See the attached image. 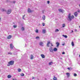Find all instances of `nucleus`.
Listing matches in <instances>:
<instances>
[{
  "label": "nucleus",
  "instance_id": "obj_1",
  "mask_svg": "<svg viewBox=\"0 0 80 80\" xmlns=\"http://www.w3.org/2000/svg\"><path fill=\"white\" fill-rule=\"evenodd\" d=\"M73 18H74V16L73 15L71 16V14L69 13L68 14V20L69 21H72V19H73Z\"/></svg>",
  "mask_w": 80,
  "mask_h": 80
},
{
  "label": "nucleus",
  "instance_id": "obj_2",
  "mask_svg": "<svg viewBox=\"0 0 80 80\" xmlns=\"http://www.w3.org/2000/svg\"><path fill=\"white\" fill-rule=\"evenodd\" d=\"M14 62L12 61H10L8 63V66H10V65H13Z\"/></svg>",
  "mask_w": 80,
  "mask_h": 80
},
{
  "label": "nucleus",
  "instance_id": "obj_3",
  "mask_svg": "<svg viewBox=\"0 0 80 80\" xmlns=\"http://www.w3.org/2000/svg\"><path fill=\"white\" fill-rule=\"evenodd\" d=\"M11 12H12V10H11V9H8V11L7 12V14H10Z\"/></svg>",
  "mask_w": 80,
  "mask_h": 80
},
{
  "label": "nucleus",
  "instance_id": "obj_4",
  "mask_svg": "<svg viewBox=\"0 0 80 80\" xmlns=\"http://www.w3.org/2000/svg\"><path fill=\"white\" fill-rule=\"evenodd\" d=\"M10 46L11 49V50L13 49V44L11 43L10 44Z\"/></svg>",
  "mask_w": 80,
  "mask_h": 80
},
{
  "label": "nucleus",
  "instance_id": "obj_5",
  "mask_svg": "<svg viewBox=\"0 0 80 80\" xmlns=\"http://www.w3.org/2000/svg\"><path fill=\"white\" fill-rule=\"evenodd\" d=\"M39 45L40 46H41L43 47V43L42 42H39Z\"/></svg>",
  "mask_w": 80,
  "mask_h": 80
},
{
  "label": "nucleus",
  "instance_id": "obj_6",
  "mask_svg": "<svg viewBox=\"0 0 80 80\" xmlns=\"http://www.w3.org/2000/svg\"><path fill=\"white\" fill-rule=\"evenodd\" d=\"M42 32L43 33H46V30L45 29H43L42 30Z\"/></svg>",
  "mask_w": 80,
  "mask_h": 80
},
{
  "label": "nucleus",
  "instance_id": "obj_7",
  "mask_svg": "<svg viewBox=\"0 0 80 80\" xmlns=\"http://www.w3.org/2000/svg\"><path fill=\"white\" fill-rule=\"evenodd\" d=\"M32 12V11L30 9V8L28 9V13H31V12Z\"/></svg>",
  "mask_w": 80,
  "mask_h": 80
},
{
  "label": "nucleus",
  "instance_id": "obj_8",
  "mask_svg": "<svg viewBox=\"0 0 80 80\" xmlns=\"http://www.w3.org/2000/svg\"><path fill=\"white\" fill-rule=\"evenodd\" d=\"M12 38V36L9 35L7 37L8 39H10Z\"/></svg>",
  "mask_w": 80,
  "mask_h": 80
},
{
  "label": "nucleus",
  "instance_id": "obj_9",
  "mask_svg": "<svg viewBox=\"0 0 80 80\" xmlns=\"http://www.w3.org/2000/svg\"><path fill=\"white\" fill-rule=\"evenodd\" d=\"M66 74L67 75L68 77H70V73H69L67 72L66 73Z\"/></svg>",
  "mask_w": 80,
  "mask_h": 80
},
{
  "label": "nucleus",
  "instance_id": "obj_10",
  "mask_svg": "<svg viewBox=\"0 0 80 80\" xmlns=\"http://www.w3.org/2000/svg\"><path fill=\"white\" fill-rule=\"evenodd\" d=\"M74 15L75 17H77V15H78V13H77V12H76L74 13Z\"/></svg>",
  "mask_w": 80,
  "mask_h": 80
},
{
  "label": "nucleus",
  "instance_id": "obj_11",
  "mask_svg": "<svg viewBox=\"0 0 80 80\" xmlns=\"http://www.w3.org/2000/svg\"><path fill=\"white\" fill-rule=\"evenodd\" d=\"M56 44H57V47H58V46H59V45L60 44V43H59V42H57L56 43Z\"/></svg>",
  "mask_w": 80,
  "mask_h": 80
},
{
  "label": "nucleus",
  "instance_id": "obj_12",
  "mask_svg": "<svg viewBox=\"0 0 80 80\" xmlns=\"http://www.w3.org/2000/svg\"><path fill=\"white\" fill-rule=\"evenodd\" d=\"M41 56L42 58H45V55L43 54H41Z\"/></svg>",
  "mask_w": 80,
  "mask_h": 80
},
{
  "label": "nucleus",
  "instance_id": "obj_13",
  "mask_svg": "<svg viewBox=\"0 0 80 80\" xmlns=\"http://www.w3.org/2000/svg\"><path fill=\"white\" fill-rule=\"evenodd\" d=\"M58 11L60 12H63V11L61 9H59Z\"/></svg>",
  "mask_w": 80,
  "mask_h": 80
},
{
  "label": "nucleus",
  "instance_id": "obj_14",
  "mask_svg": "<svg viewBox=\"0 0 80 80\" xmlns=\"http://www.w3.org/2000/svg\"><path fill=\"white\" fill-rule=\"evenodd\" d=\"M21 30H22V31H24V30H25V28H24V27H22L21 28Z\"/></svg>",
  "mask_w": 80,
  "mask_h": 80
},
{
  "label": "nucleus",
  "instance_id": "obj_15",
  "mask_svg": "<svg viewBox=\"0 0 80 80\" xmlns=\"http://www.w3.org/2000/svg\"><path fill=\"white\" fill-rule=\"evenodd\" d=\"M53 50L54 52H56V51H57V48H54Z\"/></svg>",
  "mask_w": 80,
  "mask_h": 80
},
{
  "label": "nucleus",
  "instance_id": "obj_16",
  "mask_svg": "<svg viewBox=\"0 0 80 80\" xmlns=\"http://www.w3.org/2000/svg\"><path fill=\"white\" fill-rule=\"evenodd\" d=\"M52 64H53V62H50L49 63V65H51Z\"/></svg>",
  "mask_w": 80,
  "mask_h": 80
},
{
  "label": "nucleus",
  "instance_id": "obj_17",
  "mask_svg": "<svg viewBox=\"0 0 80 80\" xmlns=\"http://www.w3.org/2000/svg\"><path fill=\"white\" fill-rule=\"evenodd\" d=\"M33 58V56L32 55H31V59L32 60Z\"/></svg>",
  "mask_w": 80,
  "mask_h": 80
},
{
  "label": "nucleus",
  "instance_id": "obj_18",
  "mask_svg": "<svg viewBox=\"0 0 80 80\" xmlns=\"http://www.w3.org/2000/svg\"><path fill=\"white\" fill-rule=\"evenodd\" d=\"M42 19L43 20H45V15L43 16L42 17Z\"/></svg>",
  "mask_w": 80,
  "mask_h": 80
},
{
  "label": "nucleus",
  "instance_id": "obj_19",
  "mask_svg": "<svg viewBox=\"0 0 80 80\" xmlns=\"http://www.w3.org/2000/svg\"><path fill=\"white\" fill-rule=\"evenodd\" d=\"M11 77H12V76H11L10 75L8 76V78H11Z\"/></svg>",
  "mask_w": 80,
  "mask_h": 80
},
{
  "label": "nucleus",
  "instance_id": "obj_20",
  "mask_svg": "<svg viewBox=\"0 0 80 80\" xmlns=\"http://www.w3.org/2000/svg\"><path fill=\"white\" fill-rule=\"evenodd\" d=\"M18 71L19 72H20L22 71V70L20 69V68H19L18 69Z\"/></svg>",
  "mask_w": 80,
  "mask_h": 80
},
{
  "label": "nucleus",
  "instance_id": "obj_21",
  "mask_svg": "<svg viewBox=\"0 0 80 80\" xmlns=\"http://www.w3.org/2000/svg\"><path fill=\"white\" fill-rule=\"evenodd\" d=\"M21 77H23L25 75V74H24V73H22L21 74Z\"/></svg>",
  "mask_w": 80,
  "mask_h": 80
},
{
  "label": "nucleus",
  "instance_id": "obj_22",
  "mask_svg": "<svg viewBox=\"0 0 80 80\" xmlns=\"http://www.w3.org/2000/svg\"><path fill=\"white\" fill-rule=\"evenodd\" d=\"M62 36L65 38H67V35H62Z\"/></svg>",
  "mask_w": 80,
  "mask_h": 80
},
{
  "label": "nucleus",
  "instance_id": "obj_23",
  "mask_svg": "<svg viewBox=\"0 0 80 80\" xmlns=\"http://www.w3.org/2000/svg\"><path fill=\"white\" fill-rule=\"evenodd\" d=\"M58 31H59V30L58 29H56L55 30V32H58Z\"/></svg>",
  "mask_w": 80,
  "mask_h": 80
},
{
  "label": "nucleus",
  "instance_id": "obj_24",
  "mask_svg": "<svg viewBox=\"0 0 80 80\" xmlns=\"http://www.w3.org/2000/svg\"><path fill=\"white\" fill-rule=\"evenodd\" d=\"M71 44L72 45V46H74V42H72Z\"/></svg>",
  "mask_w": 80,
  "mask_h": 80
},
{
  "label": "nucleus",
  "instance_id": "obj_25",
  "mask_svg": "<svg viewBox=\"0 0 80 80\" xmlns=\"http://www.w3.org/2000/svg\"><path fill=\"white\" fill-rule=\"evenodd\" d=\"M65 27V24H62V27H63V28H64V27Z\"/></svg>",
  "mask_w": 80,
  "mask_h": 80
},
{
  "label": "nucleus",
  "instance_id": "obj_26",
  "mask_svg": "<svg viewBox=\"0 0 80 80\" xmlns=\"http://www.w3.org/2000/svg\"><path fill=\"white\" fill-rule=\"evenodd\" d=\"M2 12H6V10L4 9H2Z\"/></svg>",
  "mask_w": 80,
  "mask_h": 80
},
{
  "label": "nucleus",
  "instance_id": "obj_27",
  "mask_svg": "<svg viewBox=\"0 0 80 80\" xmlns=\"http://www.w3.org/2000/svg\"><path fill=\"white\" fill-rule=\"evenodd\" d=\"M53 80H57V79L56 77H54L53 78Z\"/></svg>",
  "mask_w": 80,
  "mask_h": 80
},
{
  "label": "nucleus",
  "instance_id": "obj_28",
  "mask_svg": "<svg viewBox=\"0 0 80 80\" xmlns=\"http://www.w3.org/2000/svg\"><path fill=\"white\" fill-rule=\"evenodd\" d=\"M35 32H36V33H38V29H36L35 30Z\"/></svg>",
  "mask_w": 80,
  "mask_h": 80
},
{
  "label": "nucleus",
  "instance_id": "obj_29",
  "mask_svg": "<svg viewBox=\"0 0 80 80\" xmlns=\"http://www.w3.org/2000/svg\"><path fill=\"white\" fill-rule=\"evenodd\" d=\"M77 74L75 73L74 74V77H77Z\"/></svg>",
  "mask_w": 80,
  "mask_h": 80
},
{
  "label": "nucleus",
  "instance_id": "obj_30",
  "mask_svg": "<svg viewBox=\"0 0 80 80\" xmlns=\"http://www.w3.org/2000/svg\"><path fill=\"white\" fill-rule=\"evenodd\" d=\"M50 51V52H53V49H51V50H49Z\"/></svg>",
  "mask_w": 80,
  "mask_h": 80
},
{
  "label": "nucleus",
  "instance_id": "obj_31",
  "mask_svg": "<svg viewBox=\"0 0 80 80\" xmlns=\"http://www.w3.org/2000/svg\"><path fill=\"white\" fill-rule=\"evenodd\" d=\"M17 25H13V27L14 28H17Z\"/></svg>",
  "mask_w": 80,
  "mask_h": 80
},
{
  "label": "nucleus",
  "instance_id": "obj_32",
  "mask_svg": "<svg viewBox=\"0 0 80 80\" xmlns=\"http://www.w3.org/2000/svg\"><path fill=\"white\" fill-rule=\"evenodd\" d=\"M36 39H38V38H39V37L38 36H37L36 38Z\"/></svg>",
  "mask_w": 80,
  "mask_h": 80
},
{
  "label": "nucleus",
  "instance_id": "obj_33",
  "mask_svg": "<svg viewBox=\"0 0 80 80\" xmlns=\"http://www.w3.org/2000/svg\"><path fill=\"white\" fill-rule=\"evenodd\" d=\"M8 54H10V55H12V52H9L8 53Z\"/></svg>",
  "mask_w": 80,
  "mask_h": 80
},
{
  "label": "nucleus",
  "instance_id": "obj_34",
  "mask_svg": "<svg viewBox=\"0 0 80 80\" xmlns=\"http://www.w3.org/2000/svg\"><path fill=\"white\" fill-rule=\"evenodd\" d=\"M47 43L48 44H50V41H48Z\"/></svg>",
  "mask_w": 80,
  "mask_h": 80
},
{
  "label": "nucleus",
  "instance_id": "obj_35",
  "mask_svg": "<svg viewBox=\"0 0 80 80\" xmlns=\"http://www.w3.org/2000/svg\"><path fill=\"white\" fill-rule=\"evenodd\" d=\"M53 50V48H51L49 49V50Z\"/></svg>",
  "mask_w": 80,
  "mask_h": 80
},
{
  "label": "nucleus",
  "instance_id": "obj_36",
  "mask_svg": "<svg viewBox=\"0 0 80 80\" xmlns=\"http://www.w3.org/2000/svg\"><path fill=\"white\" fill-rule=\"evenodd\" d=\"M25 16V15H23V16L22 17V19H24V17Z\"/></svg>",
  "mask_w": 80,
  "mask_h": 80
},
{
  "label": "nucleus",
  "instance_id": "obj_37",
  "mask_svg": "<svg viewBox=\"0 0 80 80\" xmlns=\"http://www.w3.org/2000/svg\"><path fill=\"white\" fill-rule=\"evenodd\" d=\"M42 26H45V23H42Z\"/></svg>",
  "mask_w": 80,
  "mask_h": 80
},
{
  "label": "nucleus",
  "instance_id": "obj_38",
  "mask_svg": "<svg viewBox=\"0 0 80 80\" xmlns=\"http://www.w3.org/2000/svg\"><path fill=\"white\" fill-rule=\"evenodd\" d=\"M47 47H49V44L47 43Z\"/></svg>",
  "mask_w": 80,
  "mask_h": 80
},
{
  "label": "nucleus",
  "instance_id": "obj_39",
  "mask_svg": "<svg viewBox=\"0 0 80 80\" xmlns=\"http://www.w3.org/2000/svg\"><path fill=\"white\" fill-rule=\"evenodd\" d=\"M47 2H48V4H49V3H50V1H48Z\"/></svg>",
  "mask_w": 80,
  "mask_h": 80
},
{
  "label": "nucleus",
  "instance_id": "obj_40",
  "mask_svg": "<svg viewBox=\"0 0 80 80\" xmlns=\"http://www.w3.org/2000/svg\"><path fill=\"white\" fill-rule=\"evenodd\" d=\"M65 52H62V55H63V54H65Z\"/></svg>",
  "mask_w": 80,
  "mask_h": 80
},
{
  "label": "nucleus",
  "instance_id": "obj_41",
  "mask_svg": "<svg viewBox=\"0 0 80 80\" xmlns=\"http://www.w3.org/2000/svg\"><path fill=\"white\" fill-rule=\"evenodd\" d=\"M16 2L14 1L13 2H12L13 3H15V2Z\"/></svg>",
  "mask_w": 80,
  "mask_h": 80
},
{
  "label": "nucleus",
  "instance_id": "obj_42",
  "mask_svg": "<svg viewBox=\"0 0 80 80\" xmlns=\"http://www.w3.org/2000/svg\"><path fill=\"white\" fill-rule=\"evenodd\" d=\"M62 46H64V45H65V43L62 44Z\"/></svg>",
  "mask_w": 80,
  "mask_h": 80
},
{
  "label": "nucleus",
  "instance_id": "obj_43",
  "mask_svg": "<svg viewBox=\"0 0 80 80\" xmlns=\"http://www.w3.org/2000/svg\"><path fill=\"white\" fill-rule=\"evenodd\" d=\"M50 44H51V46H53V45L52 44V43H51Z\"/></svg>",
  "mask_w": 80,
  "mask_h": 80
},
{
  "label": "nucleus",
  "instance_id": "obj_44",
  "mask_svg": "<svg viewBox=\"0 0 80 80\" xmlns=\"http://www.w3.org/2000/svg\"><path fill=\"white\" fill-rule=\"evenodd\" d=\"M44 11H45V10H42V13H44Z\"/></svg>",
  "mask_w": 80,
  "mask_h": 80
},
{
  "label": "nucleus",
  "instance_id": "obj_45",
  "mask_svg": "<svg viewBox=\"0 0 80 80\" xmlns=\"http://www.w3.org/2000/svg\"><path fill=\"white\" fill-rule=\"evenodd\" d=\"M67 69H68V70H70V68H68Z\"/></svg>",
  "mask_w": 80,
  "mask_h": 80
},
{
  "label": "nucleus",
  "instance_id": "obj_46",
  "mask_svg": "<svg viewBox=\"0 0 80 80\" xmlns=\"http://www.w3.org/2000/svg\"><path fill=\"white\" fill-rule=\"evenodd\" d=\"M34 78H35L34 77H32V79L33 80V79H34Z\"/></svg>",
  "mask_w": 80,
  "mask_h": 80
},
{
  "label": "nucleus",
  "instance_id": "obj_47",
  "mask_svg": "<svg viewBox=\"0 0 80 80\" xmlns=\"http://www.w3.org/2000/svg\"><path fill=\"white\" fill-rule=\"evenodd\" d=\"M72 32L73 33V30H72Z\"/></svg>",
  "mask_w": 80,
  "mask_h": 80
},
{
  "label": "nucleus",
  "instance_id": "obj_48",
  "mask_svg": "<svg viewBox=\"0 0 80 80\" xmlns=\"http://www.w3.org/2000/svg\"><path fill=\"white\" fill-rule=\"evenodd\" d=\"M78 12H80V10H79V11H78Z\"/></svg>",
  "mask_w": 80,
  "mask_h": 80
},
{
  "label": "nucleus",
  "instance_id": "obj_49",
  "mask_svg": "<svg viewBox=\"0 0 80 80\" xmlns=\"http://www.w3.org/2000/svg\"><path fill=\"white\" fill-rule=\"evenodd\" d=\"M75 32H77V29H75Z\"/></svg>",
  "mask_w": 80,
  "mask_h": 80
},
{
  "label": "nucleus",
  "instance_id": "obj_50",
  "mask_svg": "<svg viewBox=\"0 0 80 80\" xmlns=\"http://www.w3.org/2000/svg\"><path fill=\"white\" fill-rule=\"evenodd\" d=\"M0 20H1V18H0Z\"/></svg>",
  "mask_w": 80,
  "mask_h": 80
},
{
  "label": "nucleus",
  "instance_id": "obj_51",
  "mask_svg": "<svg viewBox=\"0 0 80 80\" xmlns=\"http://www.w3.org/2000/svg\"><path fill=\"white\" fill-rule=\"evenodd\" d=\"M79 7H80V5H79Z\"/></svg>",
  "mask_w": 80,
  "mask_h": 80
},
{
  "label": "nucleus",
  "instance_id": "obj_52",
  "mask_svg": "<svg viewBox=\"0 0 80 80\" xmlns=\"http://www.w3.org/2000/svg\"><path fill=\"white\" fill-rule=\"evenodd\" d=\"M79 57H80V55H79Z\"/></svg>",
  "mask_w": 80,
  "mask_h": 80
},
{
  "label": "nucleus",
  "instance_id": "obj_53",
  "mask_svg": "<svg viewBox=\"0 0 80 80\" xmlns=\"http://www.w3.org/2000/svg\"><path fill=\"white\" fill-rule=\"evenodd\" d=\"M38 80H39V79H38Z\"/></svg>",
  "mask_w": 80,
  "mask_h": 80
}]
</instances>
